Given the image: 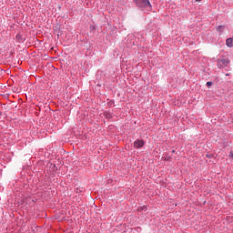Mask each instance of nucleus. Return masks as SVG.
<instances>
[{
    "label": "nucleus",
    "instance_id": "423d86ee",
    "mask_svg": "<svg viewBox=\"0 0 233 233\" xmlns=\"http://www.w3.org/2000/svg\"><path fill=\"white\" fill-rule=\"evenodd\" d=\"M106 117H107V119H110V117H112V115L106 114Z\"/></svg>",
    "mask_w": 233,
    "mask_h": 233
},
{
    "label": "nucleus",
    "instance_id": "0eeeda50",
    "mask_svg": "<svg viewBox=\"0 0 233 233\" xmlns=\"http://www.w3.org/2000/svg\"><path fill=\"white\" fill-rule=\"evenodd\" d=\"M207 86H212V82H207Z\"/></svg>",
    "mask_w": 233,
    "mask_h": 233
},
{
    "label": "nucleus",
    "instance_id": "39448f33",
    "mask_svg": "<svg viewBox=\"0 0 233 233\" xmlns=\"http://www.w3.org/2000/svg\"><path fill=\"white\" fill-rule=\"evenodd\" d=\"M218 32H223V25H218L217 27Z\"/></svg>",
    "mask_w": 233,
    "mask_h": 233
},
{
    "label": "nucleus",
    "instance_id": "7ed1b4c3",
    "mask_svg": "<svg viewBox=\"0 0 233 233\" xmlns=\"http://www.w3.org/2000/svg\"><path fill=\"white\" fill-rule=\"evenodd\" d=\"M226 46H228V48L233 47V38L229 37L226 40Z\"/></svg>",
    "mask_w": 233,
    "mask_h": 233
},
{
    "label": "nucleus",
    "instance_id": "20e7f679",
    "mask_svg": "<svg viewBox=\"0 0 233 233\" xmlns=\"http://www.w3.org/2000/svg\"><path fill=\"white\" fill-rule=\"evenodd\" d=\"M219 63H221L222 65H224V66H227V65H228V63H230V60H228V58L221 59V60L219 61Z\"/></svg>",
    "mask_w": 233,
    "mask_h": 233
},
{
    "label": "nucleus",
    "instance_id": "f257e3e1",
    "mask_svg": "<svg viewBox=\"0 0 233 233\" xmlns=\"http://www.w3.org/2000/svg\"><path fill=\"white\" fill-rule=\"evenodd\" d=\"M135 3L139 8H147V10H152V5L148 0H135Z\"/></svg>",
    "mask_w": 233,
    "mask_h": 233
},
{
    "label": "nucleus",
    "instance_id": "1a4fd4ad",
    "mask_svg": "<svg viewBox=\"0 0 233 233\" xmlns=\"http://www.w3.org/2000/svg\"><path fill=\"white\" fill-rule=\"evenodd\" d=\"M196 1H201V0H196Z\"/></svg>",
    "mask_w": 233,
    "mask_h": 233
},
{
    "label": "nucleus",
    "instance_id": "6e6552de",
    "mask_svg": "<svg viewBox=\"0 0 233 233\" xmlns=\"http://www.w3.org/2000/svg\"><path fill=\"white\" fill-rule=\"evenodd\" d=\"M229 157H231L233 159V153L232 152L229 153Z\"/></svg>",
    "mask_w": 233,
    "mask_h": 233
},
{
    "label": "nucleus",
    "instance_id": "f03ea898",
    "mask_svg": "<svg viewBox=\"0 0 233 233\" xmlns=\"http://www.w3.org/2000/svg\"><path fill=\"white\" fill-rule=\"evenodd\" d=\"M145 145V142L143 140H137L134 142L135 148H141Z\"/></svg>",
    "mask_w": 233,
    "mask_h": 233
}]
</instances>
